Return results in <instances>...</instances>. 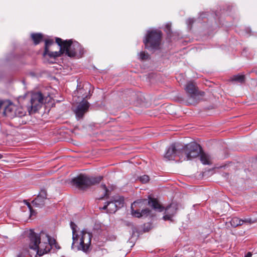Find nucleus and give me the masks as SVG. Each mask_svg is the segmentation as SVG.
Segmentation results:
<instances>
[{"instance_id":"nucleus-1","label":"nucleus","mask_w":257,"mask_h":257,"mask_svg":"<svg viewBox=\"0 0 257 257\" xmlns=\"http://www.w3.org/2000/svg\"><path fill=\"white\" fill-rule=\"evenodd\" d=\"M28 237L30 248L36 251L39 256L49 252L53 246L60 248L59 247H57L55 239L51 238L44 231H41L38 234L33 230H30Z\"/></svg>"},{"instance_id":"nucleus-2","label":"nucleus","mask_w":257,"mask_h":257,"mask_svg":"<svg viewBox=\"0 0 257 257\" xmlns=\"http://www.w3.org/2000/svg\"><path fill=\"white\" fill-rule=\"evenodd\" d=\"M70 226L72 230V248L87 252L90 247L92 235L89 232L82 230L79 234L76 233L77 225L73 222H70Z\"/></svg>"},{"instance_id":"nucleus-3","label":"nucleus","mask_w":257,"mask_h":257,"mask_svg":"<svg viewBox=\"0 0 257 257\" xmlns=\"http://www.w3.org/2000/svg\"><path fill=\"white\" fill-rule=\"evenodd\" d=\"M56 42L60 47V50L51 54L54 57H58L63 53L70 57H73L77 52L81 53V47L77 42H73L72 40L63 41L61 38H56Z\"/></svg>"},{"instance_id":"nucleus-4","label":"nucleus","mask_w":257,"mask_h":257,"mask_svg":"<svg viewBox=\"0 0 257 257\" xmlns=\"http://www.w3.org/2000/svg\"><path fill=\"white\" fill-rule=\"evenodd\" d=\"M162 33L158 30H152L148 32L144 43L145 48L151 51L159 48L161 42Z\"/></svg>"},{"instance_id":"nucleus-5","label":"nucleus","mask_w":257,"mask_h":257,"mask_svg":"<svg viewBox=\"0 0 257 257\" xmlns=\"http://www.w3.org/2000/svg\"><path fill=\"white\" fill-rule=\"evenodd\" d=\"M102 179V176L89 177L84 175H80L72 180V183L76 187L84 189L89 186L98 184Z\"/></svg>"},{"instance_id":"nucleus-6","label":"nucleus","mask_w":257,"mask_h":257,"mask_svg":"<svg viewBox=\"0 0 257 257\" xmlns=\"http://www.w3.org/2000/svg\"><path fill=\"white\" fill-rule=\"evenodd\" d=\"M185 90L188 96L187 102L190 104L196 103L204 95V92L197 90L195 84L192 81L187 83Z\"/></svg>"},{"instance_id":"nucleus-7","label":"nucleus","mask_w":257,"mask_h":257,"mask_svg":"<svg viewBox=\"0 0 257 257\" xmlns=\"http://www.w3.org/2000/svg\"><path fill=\"white\" fill-rule=\"evenodd\" d=\"M201 151L202 148L196 143L193 142L187 144L181 151V153L183 156L182 159L189 160L196 158L199 155Z\"/></svg>"},{"instance_id":"nucleus-8","label":"nucleus","mask_w":257,"mask_h":257,"mask_svg":"<svg viewBox=\"0 0 257 257\" xmlns=\"http://www.w3.org/2000/svg\"><path fill=\"white\" fill-rule=\"evenodd\" d=\"M124 199L122 197L116 195L110 198V200L107 201L105 205L101 208L103 210H106L107 213H114L118 209L123 206Z\"/></svg>"},{"instance_id":"nucleus-9","label":"nucleus","mask_w":257,"mask_h":257,"mask_svg":"<svg viewBox=\"0 0 257 257\" xmlns=\"http://www.w3.org/2000/svg\"><path fill=\"white\" fill-rule=\"evenodd\" d=\"M146 202V199L135 201L131 205L132 214L138 218L148 216L151 213V210L149 208H143L141 211L138 209V208H143L144 205Z\"/></svg>"},{"instance_id":"nucleus-10","label":"nucleus","mask_w":257,"mask_h":257,"mask_svg":"<svg viewBox=\"0 0 257 257\" xmlns=\"http://www.w3.org/2000/svg\"><path fill=\"white\" fill-rule=\"evenodd\" d=\"M47 98L41 92L33 93L31 99L32 109L34 111L37 110L43 103H46Z\"/></svg>"},{"instance_id":"nucleus-11","label":"nucleus","mask_w":257,"mask_h":257,"mask_svg":"<svg viewBox=\"0 0 257 257\" xmlns=\"http://www.w3.org/2000/svg\"><path fill=\"white\" fill-rule=\"evenodd\" d=\"M179 144H173L167 150L164 155V158L167 160H173L176 156H178L181 159L183 158L180 151Z\"/></svg>"},{"instance_id":"nucleus-12","label":"nucleus","mask_w":257,"mask_h":257,"mask_svg":"<svg viewBox=\"0 0 257 257\" xmlns=\"http://www.w3.org/2000/svg\"><path fill=\"white\" fill-rule=\"evenodd\" d=\"M86 98H87V95H83L82 101L78 104L74 110L76 117L79 119L83 117L84 114L87 112L89 107V103L85 100Z\"/></svg>"},{"instance_id":"nucleus-13","label":"nucleus","mask_w":257,"mask_h":257,"mask_svg":"<svg viewBox=\"0 0 257 257\" xmlns=\"http://www.w3.org/2000/svg\"><path fill=\"white\" fill-rule=\"evenodd\" d=\"M47 199V192L45 189H42L39 194L32 202L34 206L37 208H42L45 205V201Z\"/></svg>"},{"instance_id":"nucleus-14","label":"nucleus","mask_w":257,"mask_h":257,"mask_svg":"<svg viewBox=\"0 0 257 257\" xmlns=\"http://www.w3.org/2000/svg\"><path fill=\"white\" fill-rule=\"evenodd\" d=\"M177 210V205L176 204L172 203L169 206H168L165 212V215L163 216V219L165 220L173 221L172 218L176 213Z\"/></svg>"},{"instance_id":"nucleus-15","label":"nucleus","mask_w":257,"mask_h":257,"mask_svg":"<svg viewBox=\"0 0 257 257\" xmlns=\"http://www.w3.org/2000/svg\"><path fill=\"white\" fill-rule=\"evenodd\" d=\"M16 111H17V105L10 102L8 105L5 106L4 113L6 116L13 118L16 117Z\"/></svg>"},{"instance_id":"nucleus-16","label":"nucleus","mask_w":257,"mask_h":257,"mask_svg":"<svg viewBox=\"0 0 257 257\" xmlns=\"http://www.w3.org/2000/svg\"><path fill=\"white\" fill-rule=\"evenodd\" d=\"M148 204L154 210L159 212H162L164 210L163 207L159 203L157 199L149 197Z\"/></svg>"},{"instance_id":"nucleus-17","label":"nucleus","mask_w":257,"mask_h":257,"mask_svg":"<svg viewBox=\"0 0 257 257\" xmlns=\"http://www.w3.org/2000/svg\"><path fill=\"white\" fill-rule=\"evenodd\" d=\"M90 87L91 85L89 83L85 84L82 88L80 87V86H77L76 92L78 95V97H81L83 95H86L88 96V94L90 93Z\"/></svg>"},{"instance_id":"nucleus-18","label":"nucleus","mask_w":257,"mask_h":257,"mask_svg":"<svg viewBox=\"0 0 257 257\" xmlns=\"http://www.w3.org/2000/svg\"><path fill=\"white\" fill-rule=\"evenodd\" d=\"M53 44H54V41L53 40L48 39L45 40V50L43 53L44 56L48 55L51 58H55L51 55V53H55V52H50L48 49L49 46H50Z\"/></svg>"},{"instance_id":"nucleus-19","label":"nucleus","mask_w":257,"mask_h":257,"mask_svg":"<svg viewBox=\"0 0 257 257\" xmlns=\"http://www.w3.org/2000/svg\"><path fill=\"white\" fill-rule=\"evenodd\" d=\"M200 161L204 165H209L211 163L210 156L202 151L200 153Z\"/></svg>"},{"instance_id":"nucleus-20","label":"nucleus","mask_w":257,"mask_h":257,"mask_svg":"<svg viewBox=\"0 0 257 257\" xmlns=\"http://www.w3.org/2000/svg\"><path fill=\"white\" fill-rule=\"evenodd\" d=\"M230 81H235L242 83L245 81V76L242 74H237L233 75L230 78Z\"/></svg>"},{"instance_id":"nucleus-21","label":"nucleus","mask_w":257,"mask_h":257,"mask_svg":"<svg viewBox=\"0 0 257 257\" xmlns=\"http://www.w3.org/2000/svg\"><path fill=\"white\" fill-rule=\"evenodd\" d=\"M230 223L232 227H236L238 226L241 225L242 224V221L241 219L237 217H234L230 220Z\"/></svg>"},{"instance_id":"nucleus-22","label":"nucleus","mask_w":257,"mask_h":257,"mask_svg":"<svg viewBox=\"0 0 257 257\" xmlns=\"http://www.w3.org/2000/svg\"><path fill=\"white\" fill-rule=\"evenodd\" d=\"M31 38L35 45L38 44L43 39V36L40 33L32 34Z\"/></svg>"},{"instance_id":"nucleus-23","label":"nucleus","mask_w":257,"mask_h":257,"mask_svg":"<svg viewBox=\"0 0 257 257\" xmlns=\"http://www.w3.org/2000/svg\"><path fill=\"white\" fill-rule=\"evenodd\" d=\"M16 117H21L26 114V111L21 106L17 105V111H16Z\"/></svg>"},{"instance_id":"nucleus-24","label":"nucleus","mask_w":257,"mask_h":257,"mask_svg":"<svg viewBox=\"0 0 257 257\" xmlns=\"http://www.w3.org/2000/svg\"><path fill=\"white\" fill-rule=\"evenodd\" d=\"M101 188L104 190V193L103 196L101 197L100 199H102L103 197H108L109 195V189L106 187V185L104 184H101Z\"/></svg>"},{"instance_id":"nucleus-25","label":"nucleus","mask_w":257,"mask_h":257,"mask_svg":"<svg viewBox=\"0 0 257 257\" xmlns=\"http://www.w3.org/2000/svg\"><path fill=\"white\" fill-rule=\"evenodd\" d=\"M139 59L141 60H146L149 58V55L144 52H141L139 54Z\"/></svg>"},{"instance_id":"nucleus-26","label":"nucleus","mask_w":257,"mask_h":257,"mask_svg":"<svg viewBox=\"0 0 257 257\" xmlns=\"http://www.w3.org/2000/svg\"><path fill=\"white\" fill-rule=\"evenodd\" d=\"M140 180L143 183H146L149 181V177L147 175H143L140 177Z\"/></svg>"},{"instance_id":"nucleus-27","label":"nucleus","mask_w":257,"mask_h":257,"mask_svg":"<svg viewBox=\"0 0 257 257\" xmlns=\"http://www.w3.org/2000/svg\"><path fill=\"white\" fill-rule=\"evenodd\" d=\"M241 219H242V224L244 223H248L251 224V223H254L255 222L254 221H253L250 218H246Z\"/></svg>"},{"instance_id":"nucleus-28","label":"nucleus","mask_w":257,"mask_h":257,"mask_svg":"<svg viewBox=\"0 0 257 257\" xmlns=\"http://www.w3.org/2000/svg\"><path fill=\"white\" fill-rule=\"evenodd\" d=\"M24 202L25 204L28 206V208H29L30 211L31 212V214L33 215L34 213V211L32 209V207L31 205V204L28 202L26 200H24Z\"/></svg>"},{"instance_id":"nucleus-29","label":"nucleus","mask_w":257,"mask_h":257,"mask_svg":"<svg viewBox=\"0 0 257 257\" xmlns=\"http://www.w3.org/2000/svg\"><path fill=\"white\" fill-rule=\"evenodd\" d=\"M27 252V250H23L20 252L16 256V257H26L25 254Z\"/></svg>"},{"instance_id":"nucleus-30","label":"nucleus","mask_w":257,"mask_h":257,"mask_svg":"<svg viewBox=\"0 0 257 257\" xmlns=\"http://www.w3.org/2000/svg\"><path fill=\"white\" fill-rule=\"evenodd\" d=\"M194 22V20L193 19H191V18H190V19H188L187 20V24L188 25H191L192 24H193Z\"/></svg>"},{"instance_id":"nucleus-31","label":"nucleus","mask_w":257,"mask_h":257,"mask_svg":"<svg viewBox=\"0 0 257 257\" xmlns=\"http://www.w3.org/2000/svg\"><path fill=\"white\" fill-rule=\"evenodd\" d=\"M166 27L168 29V31L169 32L170 31V27H171V25L170 24H167L166 25Z\"/></svg>"},{"instance_id":"nucleus-32","label":"nucleus","mask_w":257,"mask_h":257,"mask_svg":"<svg viewBox=\"0 0 257 257\" xmlns=\"http://www.w3.org/2000/svg\"><path fill=\"white\" fill-rule=\"evenodd\" d=\"M244 257H251V253L250 252H248L247 254Z\"/></svg>"},{"instance_id":"nucleus-33","label":"nucleus","mask_w":257,"mask_h":257,"mask_svg":"<svg viewBox=\"0 0 257 257\" xmlns=\"http://www.w3.org/2000/svg\"><path fill=\"white\" fill-rule=\"evenodd\" d=\"M4 105V103L2 101L0 100V108L2 107V106Z\"/></svg>"},{"instance_id":"nucleus-34","label":"nucleus","mask_w":257,"mask_h":257,"mask_svg":"<svg viewBox=\"0 0 257 257\" xmlns=\"http://www.w3.org/2000/svg\"><path fill=\"white\" fill-rule=\"evenodd\" d=\"M3 156L0 154V159L2 158Z\"/></svg>"},{"instance_id":"nucleus-35","label":"nucleus","mask_w":257,"mask_h":257,"mask_svg":"<svg viewBox=\"0 0 257 257\" xmlns=\"http://www.w3.org/2000/svg\"><path fill=\"white\" fill-rule=\"evenodd\" d=\"M256 73L257 74V71L256 72Z\"/></svg>"}]
</instances>
